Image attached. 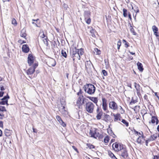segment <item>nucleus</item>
I'll list each match as a JSON object with an SVG mask.
<instances>
[{"label":"nucleus","instance_id":"obj_57","mask_svg":"<svg viewBox=\"0 0 159 159\" xmlns=\"http://www.w3.org/2000/svg\"><path fill=\"white\" fill-rule=\"evenodd\" d=\"M128 16L129 19L131 20H132V18L130 13L129 12H128Z\"/></svg>","mask_w":159,"mask_h":159},{"label":"nucleus","instance_id":"obj_21","mask_svg":"<svg viewBox=\"0 0 159 159\" xmlns=\"http://www.w3.org/2000/svg\"><path fill=\"white\" fill-rule=\"evenodd\" d=\"M132 9H133L134 12H135L136 13L139 12V10L138 7L134 4L133 6L131 5Z\"/></svg>","mask_w":159,"mask_h":159},{"label":"nucleus","instance_id":"obj_33","mask_svg":"<svg viewBox=\"0 0 159 159\" xmlns=\"http://www.w3.org/2000/svg\"><path fill=\"white\" fill-rule=\"evenodd\" d=\"M141 136H139V137L137 139L136 142L138 143L141 144L142 142V139H143Z\"/></svg>","mask_w":159,"mask_h":159},{"label":"nucleus","instance_id":"obj_6","mask_svg":"<svg viewBox=\"0 0 159 159\" xmlns=\"http://www.w3.org/2000/svg\"><path fill=\"white\" fill-rule=\"evenodd\" d=\"M34 57L32 54H30L28 57V63L30 66L34 63Z\"/></svg>","mask_w":159,"mask_h":159},{"label":"nucleus","instance_id":"obj_64","mask_svg":"<svg viewBox=\"0 0 159 159\" xmlns=\"http://www.w3.org/2000/svg\"><path fill=\"white\" fill-rule=\"evenodd\" d=\"M157 129L159 132V133L157 134V137H159V125L157 126Z\"/></svg>","mask_w":159,"mask_h":159},{"label":"nucleus","instance_id":"obj_55","mask_svg":"<svg viewBox=\"0 0 159 159\" xmlns=\"http://www.w3.org/2000/svg\"><path fill=\"white\" fill-rule=\"evenodd\" d=\"M42 32L43 33V34L41 36H40V37L42 38H44L45 37H46H46L47 36H45V35L44 34V32L43 31Z\"/></svg>","mask_w":159,"mask_h":159},{"label":"nucleus","instance_id":"obj_60","mask_svg":"<svg viewBox=\"0 0 159 159\" xmlns=\"http://www.w3.org/2000/svg\"><path fill=\"white\" fill-rule=\"evenodd\" d=\"M72 147L75 150L77 153L79 152L78 151V150L74 146H72Z\"/></svg>","mask_w":159,"mask_h":159},{"label":"nucleus","instance_id":"obj_11","mask_svg":"<svg viewBox=\"0 0 159 159\" xmlns=\"http://www.w3.org/2000/svg\"><path fill=\"white\" fill-rule=\"evenodd\" d=\"M152 29L153 31L154 34L156 37H158L159 35L157 27L156 25H154L152 26Z\"/></svg>","mask_w":159,"mask_h":159},{"label":"nucleus","instance_id":"obj_12","mask_svg":"<svg viewBox=\"0 0 159 159\" xmlns=\"http://www.w3.org/2000/svg\"><path fill=\"white\" fill-rule=\"evenodd\" d=\"M92 65L94 69H95V68L93 66V65L91 63V61H86L85 62V69H86V70H88V69H90L91 68V66Z\"/></svg>","mask_w":159,"mask_h":159},{"label":"nucleus","instance_id":"obj_30","mask_svg":"<svg viewBox=\"0 0 159 159\" xmlns=\"http://www.w3.org/2000/svg\"><path fill=\"white\" fill-rule=\"evenodd\" d=\"M88 99H86V98H83L82 99V102H81V104H80V105L81 106L82 105H83L84 104H86V103H87V102H88Z\"/></svg>","mask_w":159,"mask_h":159},{"label":"nucleus","instance_id":"obj_46","mask_svg":"<svg viewBox=\"0 0 159 159\" xmlns=\"http://www.w3.org/2000/svg\"><path fill=\"white\" fill-rule=\"evenodd\" d=\"M95 51L96 52V54L97 55H100L101 54V51L100 50L98 49L97 48H96L95 49Z\"/></svg>","mask_w":159,"mask_h":159},{"label":"nucleus","instance_id":"obj_1","mask_svg":"<svg viewBox=\"0 0 159 159\" xmlns=\"http://www.w3.org/2000/svg\"><path fill=\"white\" fill-rule=\"evenodd\" d=\"M83 89L86 93L92 95L94 93L96 88L92 84H86L83 87Z\"/></svg>","mask_w":159,"mask_h":159},{"label":"nucleus","instance_id":"obj_34","mask_svg":"<svg viewBox=\"0 0 159 159\" xmlns=\"http://www.w3.org/2000/svg\"><path fill=\"white\" fill-rule=\"evenodd\" d=\"M130 27V30L131 32L133 34V35H136L137 34V33L134 31V30L132 26L131 25Z\"/></svg>","mask_w":159,"mask_h":159},{"label":"nucleus","instance_id":"obj_22","mask_svg":"<svg viewBox=\"0 0 159 159\" xmlns=\"http://www.w3.org/2000/svg\"><path fill=\"white\" fill-rule=\"evenodd\" d=\"M113 115L114 117V121H115L118 120L119 117H121L119 113H117L116 114H113Z\"/></svg>","mask_w":159,"mask_h":159},{"label":"nucleus","instance_id":"obj_23","mask_svg":"<svg viewBox=\"0 0 159 159\" xmlns=\"http://www.w3.org/2000/svg\"><path fill=\"white\" fill-rule=\"evenodd\" d=\"M103 113L102 111V109H101V111L98 113L97 116L96 118L97 120H100L101 118V116L102 115Z\"/></svg>","mask_w":159,"mask_h":159},{"label":"nucleus","instance_id":"obj_13","mask_svg":"<svg viewBox=\"0 0 159 159\" xmlns=\"http://www.w3.org/2000/svg\"><path fill=\"white\" fill-rule=\"evenodd\" d=\"M22 51L25 53H27L29 52L30 48L28 45L24 44L22 46Z\"/></svg>","mask_w":159,"mask_h":159},{"label":"nucleus","instance_id":"obj_27","mask_svg":"<svg viewBox=\"0 0 159 159\" xmlns=\"http://www.w3.org/2000/svg\"><path fill=\"white\" fill-rule=\"evenodd\" d=\"M84 96L82 95L81 96H80L78 99V100L77 101L76 103L78 105L80 106V104H81V102L82 101V99L83 98Z\"/></svg>","mask_w":159,"mask_h":159},{"label":"nucleus","instance_id":"obj_41","mask_svg":"<svg viewBox=\"0 0 159 159\" xmlns=\"http://www.w3.org/2000/svg\"><path fill=\"white\" fill-rule=\"evenodd\" d=\"M124 149H126V148L125 147H124L123 144H121L120 145L119 151H121L122 150H124Z\"/></svg>","mask_w":159,"mask_h":159},{"label":"nucleus","instance_id":"obj_9","mask_svg":"<svg viewBox=\"0 0 159 159\" xmlns=\"http://www.w3.org/2000/svg\"><path fill=\"white\" fill-rule=\"evenodd\" d=\"M102 108L104 111H106L107 109V100L105 98H102Z\"/></svg>","mask_w":159,"mask_h":159},{"label":"nucleus","instance_id":"obj_45","mask_svg":"<svg viewBox=\"0 0 159 159\" xmlns=\"http://www.w3.org/2000/svg\"><path fill=\"white\" fill-rule=\"evenodd\" d=\"M121 45V42L120 40H119L117 42V49L119 50L120 48V47Z\"/></svg>","mask_w":159,"mask_h":159},{"label":"nucleus","instance_id":"obj_48","mask_svg":"<svg viewBox=\"0 0 159 159\" xmlns=\"http://www.w3.org/2000/svg\"><path fill=\"white\" fill-rule=\"evenodd\" d=\"M38 66V63H34V64H33V66L32 67L33 68V69H34L35 70V69Z\"/></svg>","mask_w":159,"mask_h":159},{"label":"nucleus","instance_id":"obj_17","mask_svg":"<svg viewBox=\"0 0 159 159\" xmlns=\"http://www.w3.org/2000/svg\"><path fill=\"white\" fill-rule=\"evenodd\" d=\"M35 70L31 66L30 67L27 71V74L28 75H31L33 74Z\"/></svg>","mask_w":159,"mask_h":159},{"label":"nucleus","instance_id":"obj_58","mask_svg":"<svg viewBox=\"0 0 159 159\" xmlns=\"http://www.w3.org/2000/svg\"><path fill=\"white\" fill-rule=\"evenodd\" d=\"M144 98L147 101H149V100L148 99L147 95L146 94H145L144 97Z\"/></svg>","mask_w":159,"mask_h":159},{"label":"nucleus","instance_id":"obj_25","mask_svg":"<svg viewBox=\"0 0 159 159\" xmlns=\"http://www.w3.org/2000/svg\"><path fill=\"white\" fill-rule=\"evenodd\" d=\"M108 155L112 159H117V158L114 155L111 151L108 152Z\"/></svg>","mask_w":159,"mask_h":159},{"label":"nucleus","instance_id":"obj_8","mask_svg":"<svg viewBox=\"0 0 159 159\" xmlns=\"http://www.w3.org/2000/svg\"><path fill=\"white\" fill-rule=\"evenodd\" d=\"M121 152V156L124 158L126 159L128 157L129 155L127 149L122 150Z\"/></svg>","mask_w":159,"mask_h":159},{"label":"nucleus","instance_id":"obj_63","mask_svg":"<svg viewBox=\"0 0 159 159\" xmlns=\"http://www.w3.org/2000/svg\"><path fill=\"white\" fill-rule=\"evenodd\" d=\"M153 159H159V156L157 155L154 156Z\"/></svg>","mask_w":159,"mask_h":159},{"label":"nucleus","instance_id":"obj_18","mask_svg":"<svg viewBox=\"0 0 159 159\" xmlns=\"http://www.w3.org/2000/svg\"><path fill=\"white\" fill-rule=\"evenodd\" d=\"M137 65L138 66V69L141 72H142L143 70V68L142 64L139 62H138L137 63Z\"/></svg>","mask_w":159,"mask_h":159},{"label":"nucleus","instance_id":"obj_39","mask_svg":"<svg viewBox=\"0 0 159 159\" xmlns=\"http://www.w3.org/2000/svg\"><path fill=\"white\" fill-rule=\"evenodd\" d=\"M109 137L108 136H107L104 138V141L105 143H107L109 142Z\"/></svg>","mask_w":159,"mask_h":159},{"label":"nucleus","instance_id":"obj_20","mask_svg":"<svg viewBox=\"0 0 159 159\" xmlns=\"http://www.w3.org/2000/svg\"><path fill=\"white\" fill-rule=\"evenodd\" d=\"M25 30L24 29H23L21 30L20 32V36L21 37H23L24 38L26 39V33Z\"/></svg>","mask_w":159,"mask_h":159},{"label":"nucleus","instance_id":"obj_15","mask_svg":"<svg viewBox=\"0 0 159 159\" xmlns=\"http://www.w3.org/2000/svg\"><path fill=\"white\" fill-rule=\"evenodd\" d=\"M91 12L89 10H85L84 13V18H87L90 17Z\"/></svg>","mask_w":159,"mask_h":159},{"label":"nucleus","instance_id":"obj_52","mask_svg":"<svg viewBox=\"0 0 159 159\" xmlns=\"http://www.w3.org/2000/svg\"><path fill=\"white\" fill-rule=\"evenodd\" d=\"M61 107H62L61 109L62 110V111L61 112L62 113H63V111H64V112L66 111L65 109V105H62L61 106Z\"/></svg>","mask_w":159,"mask_h":159},{"label":"nucleus","instance_id":"obj_51","mask_svg":"<svg viewBox=\"0 0 159 159\" xmlns=\"http://www.w3.org/2000/svg\"><path fill=\"white\" fill-rule=\"evenodd\" d=\"M120 113L121 114H123L124 113L125 111H124V110L123 109V108H122V107H121V106H120Z\"/></svg>","mask_w":159,"mask_h":159},{"label":"nucleus","instance_id":"obj_3","mask_svg":"<svg viewBox=\"0 0 159 159\" xmlns=\"http://www.w3.org/2000/svg\"><path fill=\"white\" fill-rule=\"evenodd\" d=\"M85 109L87 112L89 113H92L93 112L94 105L91 102H89L86 103V105H84Z\"/></svg>","mask_w":159,"mask_h":159},{"label":"nucleus","instance_id":"obj_29","mask_svg":"<svg viewBox=\"0 0 159 159\" xmlns=\"http://www.w3.org/2000/svg\"><path fill=\"white\" fill-rule=\"evenodd\" d=\"M123 15L124 16V17H127L128 15V12L127 10L125 8H123Z\"/></svg>","mask_w":159,"mask_h":159},{"label":"nucleus","instance_id":"obj_26","mask_svg":"<svg viewBox=\"0 0 159 159\" xmlns=\"http://www.w3.org/2000/svg\"><path fill=\"white\" fill-rule=\"evenodd\" d=\"M5 135L6 136H9L11 134V132L10 130H9L7 129H5L4 132Z\"/></svg>","mask_w":159,"mask_h":159},{"label":"nucleus","instance_id":"obj_4","mask_svg":"<svg viewBox=\"0 0 159 159\" xmlns=\"http://www.w3.org/2000/svg\"><path fill=\"white\" fill-rule=\"evenodd\" d=\"M77 49L76 47L74 48H71L70 50V55L71 58H73V60L78 59V54H77Z\"/></svg>","mask_w":159,"mask_h":159},{"label":"nucleus","instance_id":"obj_50","mask_svg":"<svg viewBox=\"0 0 159 159\" xmlns=\"http://www.w3.org/2000/svg\"><path fill=\"white\" fill-rule=\"evenodd\" d=\"M63 7L65 10H67V9L68 8V5L65 3L63 4Z\"/></svg>","mask_w":159,"mask_h":159},{"label":"nucleus","instance_id":"obj_35","mask_svg":"<svg viewBox=\"0 0 159 159\" xmlns=\"http://www.w3.org/2000/svg\"><path fill=\"white\" fill-rule=\"evenodd\" d=\"M44 43L45 44H46L47 46L48 45V41H49V40L47 36L46 37V38L44 39L43 40Z\"/></svg>","mask_w":159,"mask_h":159},{"label":"nucleus","instance_id":"obj_43","mask_svg":"<svg viewBox=\"0 0 159 159\" xmlns=\"http://www.w3.org/2000/svg\"><path fill=\"white\" fill-rule=\"evenodd\" d=\"M6 110L5 107L0 106V111H6Z\"/></svg>","mask_w":159,"mask_h":159},{"label":"nucleus","instance_id":"obj_40","mask_svg":"<svg viewBox=\"0 0 159 159\" xmlns=\"http://www.w3.org/2000/svg\"><path fill=\"white\" fill-rule=\"evenodd\" d=\"M12 24L14 25L15 26L17 25V23L16 20L14 18H13L11 21Z\"/></svg>","mask_w":159,"mask_h":159},{"label":"nucleus","instance_id":"obj_7","mask_svg":"<svg viewBox=\"0 0 159 159\" xmlns=\"http://www.w3.org/2000/svg\"><path fill=\"white\" fill-rule=\"evenodd\" d=\"M102 120L107 122H111L113 121V120L110 116L105 113H104V116Z\"/></svg>","mask_w":159,"mask_h":159},{"label":"nucleus","instance_id":"obj_62","mask_svg":"<svg viewBox=\"0 0 159 159\" xmlns=\"http://www.w3.org/2000/svg\"><path fill=\"white\" fill-rule=\"evenodd\" d=\"M5 88V86H2L0 88V90L1 91H2L4 90L5 89V88Z\"/></svg>","mask_w":159,"mask_h":159},{"label":"nucleus","instance_id":"obj_47","mask_svg":"<svg viewBox=\"0 0 159 159\" xmlns=\"http://www.w3.org/2000/svg\"><path fill=\"white\" fill-rule=\"evenodd\" d=\"M102 72L103 75L104 76H106L107 75V73L106 70H102Z\"/></svg>","mask_w":159,"mask_h":159},{"label":"nucleus","instance_id":"obj_36","mask_svg":"<svg viewBox=\"0 0 159 159\" xmlns=\"http://www.w3.org/2000/svg\"><path fill=\"white\" fill-rule=\"evenodd\" d=\"M84 20L87 24H89L90 23L91 20L90 17L84 18Z\"/></svg>","mask_w":159,"mask_h":159},{"label":"nucleus","instance_id":"obj_31","mask_svg":"<svg viewBox=\"0 0 159 159\" xmlns=\"http://www.w3.org/2000/svg\"><path fill=\"white\" fill-rule=\"evenodd\" d=\"M61 54L62 56L66 58L67 57V53L66 51L62 49L61 51Z\"/></svg>","mask_w":159,"mask_h":159},{"label":"nucleus","instance_id":"obj_2","mask_svg":"<svg viewBox=\"0 0 159 159\" xmlns=\"http://www.w3.org/2000/svg\"><path fill=\"white\" fill-rule=\"evenodd\" d=\"M98 131V130L96 129H95L93 131L90 130L89 134L91 135V137L95 139H96L97 137H98L99 139H102L103 138V135L100 134Z\"/></svg>","mask_w":159,"mask_h":159},{"label":"nucleus","instance_id":"obj_38","mask_svg":"<svg viewBox=\"0 0 159 159\" xmlns=\"http://www.w3.org/2000/svg\"><path fill=\"white\" fill-rule=\"evenodd\" d=\"M107 132L111 136H112V135H114L115 136H116V135L114 134V133H113L112 131V130L111 129H107Z\"/></svg>","mask_w":159,"mask_h":159},{"label":"nucleus","instance_id":"obj_42","mask_svg":"<svg viewBox=\"0 0 159 159\" xmlns=\"http://www.w3.org/2000/svg\"><path fill=\"white\" fill-rule=\"evenodd\" d=\"M56 118L60 123H61V122H62V120L61 117L59 116H56Z\"/></svg>","mask_w":159,"mask_h":159},{"label":"nucleus","instance_id":"obj_54","mask_svg":"<svg viewBox=\"0 0 159 159\" xmlns=\"http://www.w3.org/2000/svg\"><path fill=\"white\" fill-rule=\"evenodd\" d=\"M6 103H7V102H4V101H1L0 102V105H4Z\"/></svg>","mask_w":159,"mask_h":159},{"label":"nucleus","instance_id":"obj_24","mask_svg":"<svg viewBox=\"0 0 159 159\" xmlns=\"http://www.w3.org/2000/svg\"><path fill=\"white\" fill-rule=\"evenodd\" d=\"M10 98V97L8 94L6 96H4L1 99V100L2 101H4L7 102H8V99Z\"/></svg>","mask_w":159,"mask_h":159},{"label":"nucleus","instance_id":"obj_28","mask_svg":"<svg viewBox=\"0 0 159 159\" xmlns=\"http://www.w3.org/2000/svg\"><path fill=\"white\" fill-rule=\"evenodd\" d=\"M134 132L135 134H137V135H140L142 138H144V135L143 132L142 131L141 132H139L137 131L136 130L134 129Z\"/></svg>","mask_w":159,"mask_h":159},{"label":"nucleus","instance_id":"obj_59","mask_svg":"<svg viewBox=\"0 0 159 159\" xmlns=\"http://www.w3.org/2000/svg\"><path fill=\"white\" fill-rule=\"evenodd\" d=\"M4 92L3 91H0V98L3 96Z\"/></svg>","mask_w":159,"mask_h":159},{"label":"nucleus","instance_id":"obj_10","mask_svg":"<svg viewBox=\"0 0 159 159\" xmlns=\"http://www.w3.org/2000/svg\"><path fill=\"white\" fill-rule=\"evenodd\" d=\"M155 122L156 125H157L159 122L157 116H152L151 121H150L149 123H152V124H154Z\"/></svg>","mask_w":159,"mask_h":159},{"label":"nucleus","instance_id":"obj_49","mask_svg":"<svg viewBox=\"0 0 159 159\" xmlns=\"http://www.w3.org/2000/svg\"><path fill=\"white\" fill-rule=\"evenodd\" d=\"M137 101L136 100H135L133 99V98H132L131 99V101L130 102V104L132 103H135L137 102Z\"/></svg>","mask_w":159,"mask_h":159},{"label":"nucleus","instance_id":"obj_56","mask_svg":"<svg viewBox=\"0 0 159 159\" xmlns=\"http://www.w3.org/2000/svg\"><path fill=\"white\" fill-rule=\"evenodd\" d=\"M62 122H61L60 124L63 127H65L66 126V124L62 120Z\"/></svg>","mask_w":159,"mask_h":159},{"label":"nucleus","instance_id":"obj_53","mask_svg":"<svg viewBox=\"0 0 159 159\" xmlns=\"http://www.w3.org/2000/svg\"><path fill=\"white\" fill-rule=\"evenodd\" d=\"M18 42L19 43H21V44L25 43L26 41L24 40H22L21 39H20L18 41Z\"/></svg>","mask_w":159,"mask_h":159},{"label":"nucleus","instance_id":"obj_44","mask_svg":"<svg viewBox=\"0 0 159 159\" xmlns=\"http://www.w3.org/2000/svg\"><path fill=\"white\" fill-rule=\"evenodd\" d=\"M114 147L115 148L117 149L118 151H119V149H118L119 145L118 143H113L112 145V147L114 148Z\"/></svg>","mask_w":159,"mask_h":159},{"label":"nucleus","instance_id":"obj_37","mask_svg":"<svg viewBox=\"0 0 159 159\" xmlns=\"http://www.w3.org/2000/svg\"><path fill=\"white\" fill-rule=\"evenodd\" d=\"M121 122L125 124L127 127L129 126V123L126 120L122 119L121 120Z\"/></svg>","mask_w":159,"mask_h":159},{"label":"nucleus","instance_id":"obj_14","mask_svg":"<svg viewBox=\"0 0 159 159\" xmlns=\"http://www.w3.org/2000/svg\"><path fill=\"white\" fill-rule=\"evenodd\" d=\"M77 54H78V59L80 60V56L83 55L84 53V49L81 48L80 49H77Z\"/></svg>","mask_w":159,"mask_h":159},{"label":"nucleus","instance_id":"obj_5","mask_svg":"<svg viewBox=\"0 0 159 159\" xmlns=\"http://www.w3.org/2000/svg\"><path fill=\"white\" fill-rule=\"evenodd\" d=\"M109 108L113 110H116L118 108L117 104L114 101H110L109 103Z\"/></svg>","mask_w":159,"mask_h":159},{"label":"nucleus","instance_id":"obj_19","mask_svg":"<svg viewBox=\"0 0 159 159\" xmlns=\"http://www.w3.org/2000/svg\"><path fill=\"white\" fill-rule=\"evenodd\" d=\"M134 87L136 89L137 91H140L141 90L143 91L142 90V88H141L140 86V85L136 83V82L134 83Z\"/></svg>","mask_w":159,"mask_h":159},{"label":"nucleus","instance_id":"obj_32","mask_svg":"<svg viewBox=\"0 0 159 159\" xmlns=\"http://www.w3.org/2000/svg\"><path fill=\"white\" fill-rule=\"evenodd\" d=\"M87 146L90 149H92L94 148H95V146L90 143H87L86 144Z\"/></svg>","mask_w":159,"mask_h":159},{"label":"nucleus","instance_id":"obj_16","mask_svg":"<svg viewBox=\"0 0 159 159\" xmlns=\"http://www.w3.org/2000/svg\"><path fill=\"white\" fill-rule=\"evenodd\" d=\"M87 98H89L90 100L93 101L94 103L96 104V106L98 107V106L97 104L98 100V99L97 98L89 96H88L87 97Z\"/></svg>","mask_w":159,"mask_h":159},{"label":"nucleus","instance_id":"obj_61","mask_svg":"<svg viewBox=\"0 0 159 159\" xmlns=\"http://www.w3.org/2000/svg\"><path fill=\"white\" fill-rule=\"evenodd\" d=\"M125 46L126 48H128L129 46V44L128 43L126 42V43H125Z\"/></svg>","mask_w":159,"mask_h":159}]
</instances>
